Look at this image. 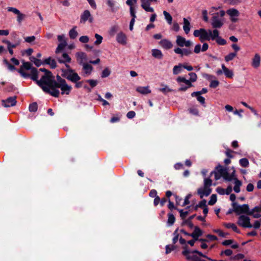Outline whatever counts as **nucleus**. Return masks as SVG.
Masks as SVG:
<instances>
[{
  "label": "nucleus",
  "instance_id": "1",
  "mask_svg": "<svg viewBox=\"0 0 261 261\" xmlns=\"http://www.w3.org/2000/svg\"><path fill=\"white\" fill-rule=\"evenodd\" d=\"M39 70L44 72V75L42 76L40 80H38L36 71L35 69H33L32 80L35 81L43 91L56 97H58L60 94L59 89H60L62 95L70 94L72 89V86L68 85L65 80L60 78L59 83H56L50 72L45 68H40Z\"/></svg>",
  "mask_w": 261,
  "mask_h": 261
},
{
  "label": "nucleus",
  "instance_id": "2",
  "mask_svg": "<svg viewBox=\"0 0 261 261\" xmlns=\"http://www.w3.org/2000/svg\"><path fill=\"white\" fill-rule=\"evenodd\" d=\"M218 31L216 29L211 30L200 29L195 30L193 32V35L198 37L201 42L211 40H214L215 38L218 36Z\"/></svg>",
  "mask_w": 261,
  "mask_h": 261
},
{
  "label": "nucleus",
  "instance_id": "3",
  "mask_svg": "<svg viewBox=\"0 0 261 261\" xmlns=\"http://www.w3.org/2000/svg\"><path fill=\"white\" fill-rule=\"evenodd\" d=\"M234 172L235 171L233 170L232 173L230 174L226 169L221 166H218L216 168L214 171L211 172V176L214 175L215 179L216 180L219 179L221 177H223L226 180L231 181L233 178Z\"/></svg>",
  "mask_w": 261,
  "mask_h": 261
},
{
  "label": "nucleus",
  "instance_id": "4",
  "mask_svg": "<svg viewBox=\"0 0 261 261\" xmlns=\"http://www.w3.org/2000/svg\"><path fill=\"white\" fill-rule=\"evenodd\" d=\"M66 69L62 70V75L72 83L79 81L81 80V77L75 70L70 68V66L66 64Z\"/></svg>",
  "mask_w": 261,
  "mask_h": 261
},
{
  "label": "nucleus",
  "instance_id": "5",
  "mask_svg": "<svg viewBox=\"0 0 261 261\" xmlns=\"http://www.w3.org/2000/svg\"><path fill=\"white\" fill-rule=\"evenodd\" d=\"M31 66L32 65L30 63L23 62L20 69L18 70V71L22 77L24 78L30 77L32 79L33 69L36 70L37 76H38V71L36 68H32ZM37 77H38V76Z\"/></svg>",
  "mask_w": 261,
  "mask_h": 261
},
{
  "label": "nucleus",
  "instance_id": "6",
  "mask_svg": "<svg viewBox=\"0 0 261 261\" xmlns=\"http://www.w3.org/2000/svg\"><path fill=\"white\" fill-rule=\"evenodd\" d=\"M212 185V180L209 178H205L204 179V185L203 187L200 188L197 190L198 194L201 198L208 196L211 192V186Z\"/></svg>",
  "mask_w": 261,
  "mask_h": 261
},
{
  "label": "nucleus",
  "instance_id": "7",
  "mask_svg": "<svg viewBox=\"0 0 261 261\" xmlns=\"http://www.w3.org/2000/svg\"><path fill=\"white\" fill-rule=\"evenodd\" d=\"M183 255L186 257L188 261H205L201 259L199 256L206 257V256L198 251H190L185 249L182 251Z\"/></svg>",
  "mask_w": 261,
  "mask_h": 261
},
{
  "label": "nucleus",
  "instance_id": "8",
  "mask_svg": "<svg viewBox=\"0 0 261 261\" xmlns=\"http://www.w3.org/2000/svg\"><path fill=\"white\" fill-rule=\"evenodd\" d=\"M250 220L249 217L245 215H241L239 216L238 220V224L244 228H251L252 224L250 222Z\"/></svg>",
  "mask_w": 261,
  "mask_h": 261
},
{
  "label": "nucleus",
  "instance_id": "9",
  "mask_svg": "<svg viewBox=\"0 0 261 261\" xmlns=\"http://www.w3.org/2000/svg\"><path fill=\"white\" fill-rule=\"evenodd\" d=\"M233 208V211L238 215L244 213L249 215L250 212L249 206L247 204L238 205L234 204Z\"/></svg>",
  "mask_w": 261,
  "mask_h": 261
},
{
  "label": "nucleus",
  "instance_id": "10",
  "mask_svg": "<svg viewBox=\"0 0 261 261\" xmlns=\"http://www.w3.org/2000/svg\"><path fill=\"white\" fill-rule=\"evenodd\" d=\"M176 44L180 47H190L193 44V43L189 40H186L184 37L178 35L176 36Z\"/></svg>",
  "mask_w": 261,
  "mask_h": 261
},
{
  "label": "nucleus",
  "instance_id": "11",
  "mask_svg": "<svg viewBox=\"0 0 261 261\" xmlns=\"http://www.w3.org/2000/svg\"><path fill=\"white\" fill-rule=\"evenodd\" d=\"M226 13L229 15L230 19L232 22H236L238 20L240 13L236 9H229L227 10Z\"/></svg>",
  "mask_w": 261,
  "mask_h": 261
},
{
  "label": "nucleus",
  "instance_id": "12",
  "mask_svg": "<svg viewBox=\"0 0 261 261\" xmlns=\"http://www.w3.org/2000/svg\"><path fill=\"white\" fill-rule=\"evenodd\" d=\"M220 15H214L212 18V25L214 28H220L224 24L223 19L219 18Z\"/></svg>",
  "mask_w": 261,
  "mask_h": 261
},
{
  "label": "nucleus",
  "instance_id": "13",
  "mask_svg": "<svg viewBox=\"0 0 261 261\" xmlns=\"http://www.w3.org/2000/svg\"><path fill=\"white\" fill-rule=\"evenodd\" d=\"M83 75L84 76L90 75L93 70L92 66L88 63H83Z\"/></svg>",
  "mask_w": 261,
  "mask_h": 261
},
{
  "label": "nucleus",
  "instance_id": "14",
  "mask_svg": "<svg viewBox=\"0 0 261 261\" xmlns=\"http://www.w3.org/2000/svg\"><path fill=\"white\" fill-rule=\"evenodd\" d=\"M116 40L119 44L125 45L127 43V37L124 33L120 32L116 36Z\"/></svg>",
  "mask_w": 261,
  "mask_h": 261
},
{
  "label": "nucleus",
  "instance_id": "15",
  "mask_svg": "<svg viewBox=\"0 0 261 261\" xmlns=\"http://www.w3.org/2000/svg\"><path fill=\"white\" fill-rule=\"evenodd\" d=\"M261 58L258 54H255L251 60V66L254 68H257L260 66Z\"/></svg>",
  "mask_w": 261,
  "mask_h": 261
},
{
  "label": "nucleus",
  "instance_id": "16",
  "mask_svg": "<svg viewBox=\"0 0 261 261\" xmlns=\"http://www.w3.org/2000/svg\"><path fill=\"white\" fill-rule=\"evenodd\" d=\"M175 53L179 55L181 57L184 56H188L191 54L192 52L190 49L186 48H181L179 47H176L174 49Z\"/></svg>",
  "mask_w": 261,
  "mask_h": 261
},
{
  "label": "nucleus",
  "instance_id": "17",
  "mask_svg": "<svg viewBox=\"0 0 261 261\" xmlns=\"http://www.w3.org/2000/svg\"><path fill=\"white\" fill-rule=\"evenodd\" d=\"M87 20H89L90 22L92 21V17L89 11L85 10L81 16V22H85Z\"/></svg>",
  "mask_w": 261,
  "mask_h": 261
},
{
  "label": "nucleus",
  "instance_id": "18",
  "mask_svg": "<svg viewBox=\"0 0 261 261\" xmlns=\"http://www.w3.org/2000/svg\"><path fill=\"white\" fill-rule=\"evenodd\" d=\"M75 56L77 62L81 65H83V63H85V62L87 61V55L83 52L77 53Z\"/></svg>",
  "mask_w": 261,
  "mask_h": 261
},
{
  "label": "nucleus",
  "instance_id": "19",
  "mask_svg": "<svg viewBox=\"0 0 261 261\" xmlns=\"http://www.w3.org/2000/svg\"><path fill=\"white\" fill-rule=\"evenodd\" d=\"M220 7H213L210 8L209 11L210 14L212 15H220V17H223L225 14V12L224 10H220L219 12H216Z\"/></svg>",
  "mask_w": 261,
  "mask_h": 261
},
{
  "label": "nucleus",
  "instance_id": "20",
  "mask_svg": "<svg viewBox=\"0 0 261 261\" xmlns=\"http://www.w3.org/2000/svg\"><path fill=\"white\" fill-rule=\"evenodd\" d=\"M208 48V45L206 43H204L201 47V45L200 44H198L195 45L194 52L196 54H199L201 51H205L207 50Z\"/></svg>",
  "mask_w": 261,
  "mask_h": 261
},
{
  "label": "nucleus",
  "instance_id": "21",
  "mask_svg": "<svg viewBox=\"0 0 261 261\" xmlns=\"http://www.w3.org/2000/svg\"><path fill=\"white\" fill-rule=\"evenodd\" d=\"M16 103L15 97H11L6 100L3 101V105L5 107H10L15 106Z\"/></svg>",
  "mask_w": 261,
  "mask_h": 261
},
{
  "label": "nucleus",
  "instance_id": "22",
  "mask_svg": "<svg viewBox=\"0 0 261 261\" xmlns=\"http://www.w3.org/2000/svg\"><path fill=\"white\" fill-rule=\"evenodd\" d=\"M136 90L138 93L143 94L146 95L150 94L151 92L149 86H138L136 88Z\"/></svg>",
  "mask_w": 261,
  "mask_h": 261
},
{
  "label": "nucleus",
  "instance_id": "23",
  "mask_svg": "<svg viewBox=\"0 0 261 261\" xmlns=\"http://www.w3.org/2000/svg\"><path fill=\"white\" fill-rule=\"evenodd\" d=\"M159 44L162 47V48L165 49H169L173 47V44L172 42L166 39L161 40L159 42Z\"/></svg>",
  "mask_w": 261,
  "mask_h": 261
},
{
  "label": "nucleus",
  "instance_id": "24",
  "mask_svg": "<svg viewBox=\"0 0 261 261\" xmlns=\"http://www.w3.org/2000/svg\"><path fill=\"white\" fill-rule=\"evenodd\" d=\"M249 215H252L255 218H258L261 217V206L255 207L250 211Z\"/></svg>",
  "mask_w": 261,
  "mask_h": 261
},
{
  "label": "nucleus",
  "instance_id": "25",
  "mask_svg": "<svg viewBox=\"0 0 261 261\" xmlns=\"http://www.w3.org/2000/svg\"><path fill=\"white\" fill-rule=\"evenodd\" d=\"M222 69L223 71V73L225 74L226 77L231 79L233 76V72L232 70L227 68L224 64H222Z\"/></svg>",
  "mask_w": 261,
  "mask_h": 261
},
{
  "label": "nucleus",
  "instance_id": "26",
  "mask_svg": "<svg viewBox=\"0 0 261 261\" xmlns=\"http://www.w3.org/2000/svg\"><path fill=\"white\" fill-rule=\"evenodd\" d=\"M151 55L154 58L158 59H162L163 57L162 51L158 49H152L151 50Z\"/></svg>",
  "mask_w": 261,
  "mask_h": 261
},
{
  "label": "nucleus",
  "instance_id": "27",
  "mask_svg": "<svg viewBox=\"0 0 261 261\" xmlns=\"http://www.w3.org/2000/svg\"><path fill=\"white\" fill-rule=\"evenodd\" d=\"M137 3V0H127L126 2V4L129 6V12L130 13H132L134 15V13H136L135 8L134 6L135 4Z\"/></svg>",
  "mask_w": 261,
  "mask_h": 261
},
{
  "label": "nucleus",
  "instance_id": "28",
  "mask_svg": "<svg viewBox=\"0 0 261 261\" xmlns=\"http://www.w3.org/2000/svg\"><path fill=\"white\" fill-rule=\"evenodd\" d=\"M202 235L201 230L198 228L196 227L194 229V231L190 234L195 240H198V237Z\"/></svg>",
  "mask_w": 261,
  "mask_h": 261
},
{
  "label": "nucleus",
  "instance_id": "29",
  "mask_svg": "<svg viewBox=\"0 0 261 261\" xmlns=\"http://www.w3.org/2000/svg\"><path fill=\"white\" fill-rule=\"evenodd\" d=\"M107 5L110 7L112 12H115L117 8L115 7V2L114 0H106Z\"/></svg>",
  "mask_w": 261,
  "mask_h": 261
},
{
  "label": "nucleus",
  "instance_id": "30",
  "mask_svg": "<svg viewBox=\"0 0 261 261\" xmlns=\"http://www.w3.org/2000/svg\"><path fill=\"white\" fill-rule=\"evenodd\" d=\"M183 21H184L183 29L185 31V33L186 34H188L190 31V21L186 18H184L183 19Z\"/></svg>",
  "mask_w": 261,
  "mask_h": 261
},
{
  "label": "nucleus",
  "instance_id": "31",
  "mask_svg": "<svg viewBox=\"0 0 261 261\" xmlns=\"http://www.w3.org/2000/svg\"><path fill=\"white\" fill-rule=\"evenodd\" d=\"M71 60V58L66 53H64L62 58L59 59V61L60 63H67L70 62Z\"/></svg>",
  "mask_w": 261,
  "mask_h": 261
},
{
  "label": "nucleus",
  "instance_id": "32",
  "mask_svg": "<svg viewBox=\"0 0 261 261\" xmlns=\"http://www.w3.org/2000/svg\"><path fill=\"white\" fill-rule=\"evenodd\" d=\"M234 180V187L233 188V190L236 193H239L240 192V186L242 185L241 182L237 178L234 177V176H233V178L232 180Z\"/></svg>",
  "mask_w": 261,
  "mask_h": 261
},
{
  "label": "nucleus",
  "instance_id": "33",
  "mask_svg": "<svg viewBox=\"0 0 261 261\" xmlns=\"http://www.w3.org/2000/svg\"><path fill=\"white\" fill-rule=\"evenodd\" d=\"M44 63L50 66L51 68H55L56 67V62L55 60L51 58H48L45 60Z\"/></svg>",
  "mask_w": 261,
  "mask_h": 261
},
{
  "label": "nucleus",
  "instance_id": "34",
  "mask_svg": "<svg viewBox=\"0 0 261 261\" xmlns=\"http://www.w3.org/2000/svg\"><path fill=\"white\" fill-rule=\"evenodd\" d=\"M214 40H216V42L218 44L221 45H224L226 44V41L225 39H223L222 38H221V37L219 36V31H218V36L215 38Z\"/></svg>",
  "mask_w": 261,
  "mask_h": 261
},
{
  "label": "nucleus",
  "instance_id": "35",
  "mask_svg": "<svg viewBox=\"0 0 261 261\" xmlns=\"http://www.w3.org/2000/svg\"><path fill=\"white\" fill-rule=\"evenodd\" d=\"M78 33L76 31V27H74L69 32V35L71 39H75L77 36Z\"/></svg>",
  "mask_w": 261,
  "mask_h": 261
},
{
  "label": "nucleus",
  "instance_id": "36",
  "mask_svg": "<svg viewBox=\"0 0 261 261\" xmlns=\"http://www.w3.org/2000/svg\"><path fill=\"white\" fill-rule=\"evenodd\" d=\"M182 68V65L181 64L175 66L173 69V73L175 75L179 74L181 72Z\"/></svg>",
  "mask_w": 261,
  "mask_h": 261
},
{
  "label": "nucleus",
  "instance_id": "37",
  "mask_svg": "<svg viewBox=\"0 0 261 261\" xmlns=\"http://www.w3.org/2000/svg\"><path fill=\"white\" fill-rule=\"evenodd\" d=\"M237 55V53H230L225 57V60L228 62L232 60Z\"/></svg>",
  "mask_w": 261,
  "mask_h": 261
},
{
  "label": "nucleus",
  "instance_id": "38",
  "mask_svg": "<svg viewBox=\"0 0 261 261\" xmlns=\"http://www.w3.org/2000/svg\"><path fill=\"white\" fill-rule=\"evenodd\" d=\"M224 225L227 228H231L235 232H239L236 225L233 223H225Z\"/></svg>",
  "mask_w": 261,
  "mask_h": 261
},
{
  "label": "nucleus",
  "instance_id": "39",
  "mask_svg": "<svg viewBox=\"0 0 261 261\" xmlns=\"http://www.w3.org/2000/svg\"><path fill=\"white\" fill-rule=\"evenodd\" d=\"M94 36H95V38H96V40L94 42V44L95 45H99V44H100L101 43V42L102 41L103 38L101 36H100V35H99L98 34H95Z\"/></svg>",
  "mask_w": 261,
  "mask_h": 261
},
{
  "label": "nucleus",
  "instance_id": "40",
  "mask_svg": "<svg viewBox=\"0 0 261 261\" xmlns=\"http://www.w3.org/2000/svg\"><path fill=\"white\" fill-rule=\"evenodd\" d=\"M163 14L168 23L170 24H171L172 21V17L171 15L166 11L163 12Z\"/></svg>",
  "mask_w": 261,
  "mask_h": 261
},
{
  "label": "nucleus",
  "instance_id": "41",
  "mask_svg": "<svg viewBox=\"0 0 261 261\" xmlns=\"http://www.w3.org/2000/svg\"><path fill=\"white\" fill-rule=\"evenodd\" d=\"M66 45H67V42H63L60 43V44L58 45V46L56 49V53L61 52Z\"/></svg>",
  "mask_w": 261,
  "mask_h": 261
},
{
  "label": "nucleus",
  "instance_id": "42",
  "mask_svg": "<svg viewBox=\"0 0 261 261\" xmlns=\"http://www.w3.org/2000/svg\"><path fill=\"white\" fill-rule=\"evenodd\" d=\"M175 222V217L174 215L172 214H168V219L167 223L168 225L171 226Z\"/></svg>",
  "mask_w": 261,
  "mask_h": 261
},
{
  "label": "nucleus",
  "instance_id": "43",
  "mask_svg": "<svg viewBox=\"0 0 261 261\" xmlns=\"http://www.w3.org/2000/svg\"><path fill=\"white\" fill-rule=\"evenodd\" d=\"M85 82L88 83L92 88L96 86L98 84V81L96 80H87Z\"/></svg>",
  "mask_w": 261,
  "mask_h": 261
},
{
  "label": "nucleus",
  "instance_id": "44",
  "mask_svg": "<svg viewBox=\"0 0 261 261\" xmlns=\"http://www.w3.org/2000/svg\"><path fill=\"white\" fill-rule=\"evenodd\" d=\"M130 16L132 17V18L130 21L129 23V30L132 31L133 30L134 25L135 22V18L136 17L135 13H134V15L132 13H130Z\"/></svg>",
  "mask_w": 261,
  "mask_h": 261
},
{
  "label": "nucleus",
  "instance_id": "45",
  "mask_svg": "<svg viewBox=\"0 0 261 261\" xmlns=\"http://www.w3.org/2000/svg\"><path fill=\"white\" fill-rule=\"evenodd\" d=\"M158 0H147V7L151 9V11H150V10H148V9H143L146 12H153L154 11V9L152 7H150V3L151 2H154L155 3H157L158 2Z\"/></svg>",
  "mask_w": 261,
  "mask_h": 261
},
{
  "label": "nucleus",
  "instance_id": "46",
  "mask_svg": "<svg viewBox=\"0 0 261 261\" xmlns=\"http://www.w3.org/2000/svg\"><path fill=\"white\" fill-rule=\"evenodd\" d=\"M118 30L119 27L118 25H114L110 29L109 33L111 36H114L118 32Z\"/></svg>",
  "mask_w": 261,
  "mask_h": 261
},
{
  "label": "nucleus",
  "instance_id": "47",
  "mask_svg": "<svg viewBox=\"0 0 261 261\" xmlns=\"http://www.w3.org/2000/svg\"><path fill=\"white\" fill-rule=\"evenodd\" d=\"M219 85V82L216 79H213L211 82L210 84V87L213 88H215L218 86Z\"/></svg>",
  "mask_w": 261,
  "mask_h": 261
},
{
  "label": "nucleus",
  "instance_id": "48",
  "mask_svg": "<svg viewBox=\"0 0 261 261\" xmlns=\"http://www.w3.org/2000/svg\"><path fill=\"white\" fill-rule=\"evenodd\" d=\"M217 201V196L215 194H213L211 196L210 201H208V204L211 205H214Z\"/></svg>",
  "mask_w": 261,
  "mask_h": 261
},
{
  "label": "nucleus",
  "instance_id": "49",
  "mask_svg": "<svg viewBox=\"0 0 261 261\" xmlns=\"http://www.w3.org/2000/svg\"><path fill=\"white\" fill-rule=\"evenodd\" d=\"M240 165L244 167H246L249 165V162L247 159L243 158L240 160L239 161Z\"/></svg>",
  "mask_w": 261,
  "mask_h": 261
},
{
  "label": "nucleus",
  "instance_id": "50",
  "mask_svg": "<svg viewBox=\"0 0 261 261\" xmlns=\"http://www.w3.org/2000/svg\"><path fill=\"white\" fill-rule=\"evenodd\" d=\"M191 96L193 97H196L197 100L201 104H204L205 103V98L203 96H201L200 94H196Z\"/></svg>",
  "mask_w": 261,
  "mask_h": 261
},
{
  "label": "nucleus",
  "instance_id": "51",
  "mask_svg": "<svg viewBox=\"0 0 261 261\" xmlns=\"http://www.w3.org/2000/svg\"><path fill=\"white\" fill-rule=\"evenodd\" d=\"M182 225L186 226L190 228H192L193 226V225L190 220H184L182 222Z\"/></svg>",
  "mask_w": 261,
  "mask_h": 261
},
{
  "label": "nucleus",
  "instance_id": "52",
  "mask_svg": "<svg viewBox=\"0 0 261 261\" xmlns=\"http://www.w3.org/2000/svg\"><path fill=\"white\" fill-rule=\"evenodd\" d=\"M189 75L190 76V80H189L192 82H195L197 80V77L196 73L194 72H191L189 74Z\"/></svg>",
  "mask_w": 261,
  "mask_h": 261
},
{
  "label": "nucleus",
  "instance_id": "53",
  "mask_svg": "<svg viewBox=\"0 0 261 261\" xmlns=\"http://www.w3.org/2000/svg\"><path fill=\"white\" fill-rule=\"evenodd\" d=\"M159 90L163 93H167L172 91L167 85H163V87L160 88Z\"/></svg>",
  "mask_w": 261,
  "mask_h": 261
},
{
  "label": "nucleus",
  "instance_id": "54",
  "mask_svg": "<svg viewBox=\"0 0 261 261\" xmlns=\"http://www.w3.org/2000/svg\"><path fill=\"white\" fill-rule=\"evenodd\" d=\"M203 77L206 79L207 80L209 81L210 82L213 80L215 79L216 77L212 75L208 74L206 73H204L202 75Z\"/></svg>",
  "mask_w": 261,
  "mask_h": 261
},
{
  "label": "nucleus",
  "instance_id": "55",
  "mask_svg": "<svg viewBox=\"0 0 261 261\" xmlns=\"http://www.w3.org/2000/svg\"><path fill=\"white\" fill-rule=\"evenodd\" d=\"M203 77L206 79L207 80L209 81L210 82L213 80L215 79L216 77L212 75L208 74L206 73H204L202 75Z\"/></svg>",
  "mask_w": 261,
  "mask_h": 261
},
{
  "label": "nucleus",
  "instance_id": "56",
  "mask_svg": "<svg viewBox=\"0 0 261 261\" xmlns=\"http://www.w3.org/2000/svg\"><path fill=\"white\" fill-rule=\"evenodd\" d=\"M29 110L31 112H36L37 110V105L34 102L31 104L29 106Z\"/></svg>",
  "mask_w": 261,
  "mask_h": 261
},
{
  "label": "nucleus",
  "instance_id": "57",
  "mask_svg": "<svg viewBox=\"0 0 261 261\" xmlns=\"http://www.w3.org/2000/svg\"><path fill=\"white\" fill-rule=\"evenodd\" d=\"M141 1V7L143 8V9H148V10H150V11H151V9L148 8L147 7V0H140Z\"/></svg>",
  "mask_w": 261,
  "mask_h": 261
},
{
  "label": "nucleus",
  "instance_id": "58",
  "mask_svg": "<svg viewBox=\"0 0 261 261\" xmlns=\"http://www.w3.org/2000/svg\"><path fill=\"white\" fill-rule=\"evenodd\" d=\"M175 249L173 245H168L166 246V253L168 254Z\"/></svg>",
  "mask_w": 261,
  "mask_h": 261
},
{
  "label": "nucleus",
  "instance_id": "59",
  "mask_svg": "<svg viewBox=\"0 0 261 261\" xmlns=\"http://www.w3.org/2000/svg\"><path fill=\"white\" fill-rule=\"evenodd\" d=\"M232 254V251L230 249H227L223 251L221 253V255H225L226 256H229Z\"/></svg>",
  "mask_w": 261,
  "mask_h": 261
},
{
  "label": "nucleus",
  "instance_id": "60",
  "mask_svg": "<svg viewBox=\"0 0 261 261\" xmlns=\"http://www.w3.org/2000/svg\"><path fill=\"white\" fill-rule=\"evenodd\" d=\"M110 74V71L108 68H106L102 72L101 77H108Z\"/></svg>",
  "mask_w": 261,
  "mask_h": 261
},
{
  "label": "nucleus",
  "instance_id": "61",
  "mask_svg": "<svg viewBox=\"0 0 261 261\" xmlns=\"http://www.w3.org/2000/svg\"><path fill=\"white\" fill-rule=\"evenodd\" d=\"M79 40L82 43H87L88 42L89 39L87 36H82L79 38Z\"/></svg>",
  "mask_w": 261,
  "mask_h": 261
},
{
  "label": "nucleus",
  "instance_id": "62",
  "mask_svg": "<svg viewBox=\"0 0 261 261\" xmlns=\"http://www.w3.org/2000/svg\"><path fill=\"white\" fill-rule=\"evenodd\" d=\"M17 15V21L19 23H21V22L24 18L25 15L24 14H23L22 13H21L20 12H19V13Z\"/></svg>",
  "mask_w": 261,
  "mask_h": 261
},
{
  "label": "nucleus",
  "instance_id": "63",
  "mask_svg": "<svg viewBox=\"0 0 261 261\" xmlns=\"http://www.w3.org/2000/svg\"><path fill=\"white\" fill-rule=\"evenodd\" d=\"M7 10L8 11L12 12L16 15H17L20 12L19 10L13 7H8Z\"/></svg>",
  "mask_w": 261,
  "mask_h": 261
},
{
  "label": "nucleus",
  "instance_id": "64",
  "mask_svg": "<svg viewBox=\"0 0 261 261\" xmlns=\"http://www.w3.org/2000/svg\"><path fill=\"white\" fill-rule=\"evenodd\" d=\"M35 40V37L34 36L26 37L24 38V40L28 43H31Z\"/></svg>",
  "mask_w": 261,
  "mask_h": 261
}]
</instances>
